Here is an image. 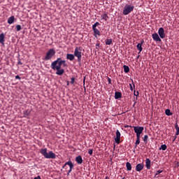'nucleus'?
I'll use <instances>...</instances> for the list:
<instances>
[{
  "instance_id": "f257e3e1",
  "label": "nucleus",
  "mask_w": 179,
  "mask_h": 179,
  "mask_svg": "<svg viewBox=\"0 0 179 179\" xmlns=\"http://www.w3.org/2000/svg\"><path fill=\"white\" fill-rule=\"evenodd\" d=\"M62 65H64V66H66V61L62 60L61 57H59L55 61L52 62L50 65V68L53 69V71H57L56 75L61 76V75H64V72H65V70L61 68Z\"/></svg>"
},
{
  "instance_id": "f03ea898",
  "label": "nucleus",
  "mask_w": 179,
  "mask_h": 179,
  "mask_svg": "<svg viewBox=\"0 0 179 179\" xmlns=\"http://www.w3.org/2000/svg\"><path fill=\"white\" fill-rule=\"evenodd\" d=\"M41 154L46 159H55L57 158V155L53 152L50 151L48 152L47 148L41 149Z\"/></svg>"
},
{
  "instance_id": "7ed1b4c3",
  "label": "nucleus",
  "mask_w": 179,
  "mask_h": 179,
  "mask_svg": "<svg viewBox=\"0 0 179 179\" xmlns=\"http://www.w3.org/2000/svg\"><path fill=\"white\" fill-rule=\"evenodd\" d=\"M74 57H78V62H82V48L76 47L74 50Z\"/></svg>"
},
{
  "instance_id": "20e7f679",
  "label": "nucleus",
  "mask_w": 179,
  "mask_h": 179,
  "mask_svg": "<svg viewBox=\"0 0 179 179\" xmlns=\"http://www.w3.org/2000/svg\"><path fill=\"white\" fill-rule=\"evenodd\" d=\"M134 9H135V6H131V5L124 6L123 9V15H129L131 12L134 11Z\"/></svg>"
},
{
  "instance_id": "39448f33",
  "label": "nucleus",
  "mask_w": 179,
  "mask_h": 179,
  "mask_svg": "<svg viewBox=\"0 0 179 179\" xmlns=\"http://www.w3.org/2000/svg\"><path fill=\"white\" fill-rule=\"evenodd\" d=\"M97 26H100V22H96L92 25V30L94 31V37H97V36H101V33L100 30L97 29Z\"/></svg>"
},
{
  "instance_id": "423d86ee",
  "label": "nucleus",
  "mask_w": 179,
  "mask_h": 179,
  "mask_svg": "<svg viewBox=\"0 0 179 179\" xmlns=\"http://www.w3.org/2000/svg\"><path fill=\"white\" fill-rule=\"evenodd\" d=\"M55 55V50L54 49H50L45 56L44 60L45 61H50Z\"/></svg>"
},
{
  "instance_id": "0eeeda50",
  "label": "nucleus",
  "mask_w": 179,
  "mask_h": 179,
  "mask_svg": "<svg viewBox=\"0 0 179 179\" xmlns=\"http://www.w3.org/2000/svg\"><path fill=\"white\" fill-rule=\"evenodd\" d=\"M66 165H69L70 167L69 171L67 172V175H69V173H71L73 168L74 167V164H73L71 160H69V162H66L65 164H64L63 168H65Z\"/></svg>"
},
{
  "instance_id": "6e6552de",
  "label": "nucleus",
  "mask_w": 179,
  "mask_h": 179,
  "mask_svg": "<svg viewBox=\"0 0 179 179\" xmlns=\"http://www.w3.org/2000/svg\"><path fill=\"white\" fill-rule=\"evenodd\" d=\"M136 134H141L144 131L143 127H132Z\"/></svg>"
},
{
  "instance_id": "1a4fd4ad",
  "label": "nucleus",
  "mask_w": 179,
  "mask_h": 179,
  "mask_svg": "<svg viewBox=\"0 0 179 179\" xmlns=\"http://www.w3.org/2000/svg\"><path fill=\"white\" fill-rule=\"evenodd\" d=\"M158 34L160 38H164L166 37V34H164V28L160 27L158 30Z\"/></svg>"
},
{
  "instance_id": "9d476101",
  "label": "nucleus",
  "mask_w": 179,
  "mask_h": 179,
  "mask_svg": "<svg viewBox=\"0 0 179 179\" xmlns=\"http://www.w3.org/2000/svg\"><path fill=\"white\" fill-rule=\"evenodd\" d=\"M152 37L154 41H159V43H162V38H160V36H159L157 33L152 34Z\"/></svg>"
},
{
  "instance_id": "9b49d317",
  "label": "nucleus",
  "mask_w": 179,
  "mask_h": 179,
  "mask_svg": "<svg viewBox=\"0 0 179 179\" xmlns=\"http://www.w3.org/2000/svg\"><path fill=\"white\" fill-rule=\"evenodd\" d=\"M144 169V164L143 163H139L137 165H136V171L141 172Z\"/></svg>"
},
{
  "instance_id": "f8f14e48",
  "label": "nucleus",
  "mask_w": 179,
  "mask_h": 179,
  "mask_svg": "<svg viewBox=\"0 0 179 179\" xmlns=\"http://www.w3.org/2000/svg\"><path fill=\"white\" fill-rule=\"evenodd\" d=\"M120 132L119 130L116 131V138H115V141L116 142V143H120Z\"/></svg>"
},
{
  "instance_id": "ddd939ff",
  "label": "nucleus",
  "mask_w": 179,
  "mask_h": 179,
  "mask_svg": "<svg viewBox=\"0 0 179 179\" xmlns=\"http://www.w3.org/2000/svg\"><path fill=\"white\" fill-rule=\"evenodd\" d=\"M145 167H146V169H148V170H150L151 160L149 159L148 158H146V159H145Z\"/></svg>"
},
{
  "instance_id": "4468645a",
  "label": "nucleus",
  "mask_w": 179,
  "mask_h": 179,
  "mask_svg": "<svg viewBox=\"0 0 179 179\" xmlns=\"http://www.w3.org/2000/svg\"><path fill=\"white\" fill-rule=\"evenodd\" d=\"M5 43V34L1 33L0 34V43L3 44Z\"/></svg>"
},
{
  "instance_id": "2eb2a0df",
  "label": "nucleus",
  "mask_w": 179,
  "mask_h": 179,
  "mask_svg": "<svg viewBox=\"0 0 179 179\" xmlns=\"http://www.w3.org/2000/svg\"><path fill=\"white\" fill-rule=\"evenodd\" d=\"M66 59H69V61H73V59H75V55L72 54H67Z\"/></svg>"
},
{
  "instance_id": "dca6fc26",
  "label": "nucleus",
  "mask_w": 179,
  "mask_h": 179,
  "mask_svg": "<svg viewBox=\"0 0 179 179\" xmlns=\"http://www.w3.org/2000/svg\"><path fill=\"white\" fill-rule=\"evenodd\" d=\"M76 162H77V164H82L83 163V158L82 156L79 155L78 157H76Z\"/></svg>"
},
{
  "instance_id": "f3484780",
  "label": "nucleus",
  "mask_w": 179,
  "mask_h": 179,
  "mask_svg": "<svg viewBox=\"0 0 179 179\" xmlns=\"http://www.w3.org/2000/svg\"><path fill=\"white\" fill-rule=\"evenodd\" d=\"M15 22V16H11L8 18V24H13Z\"/></svg>"
},
{
  "instance_id": "a211bd4d",
  "label": "nucleus",
  "mask_w": 179,
  "mask_h": 179,
  "mask_svg": "<svg viewBox=\"0 0 179 179\" xmlns=\"http://www.w3.org/2000/svg\"><path fill=\"white\" fill-rule=\"evenodd\" d=\"M122 98V94H121L120 92H115V99H119Z\"/></svg>"
},
{
  "instance_id": "6ab92c4d",
  "label": "nucleus",
  "mask_w": 179,
  "mask_h": 179,
  "mask_svg": "<svg viewBox=\"0 0 179 179\" xmlns=\"http://www.w3.org/2000/svg\"><path fill=\"white\" fill-rule=\"evenodd\" d=\"M31 110L30 109H27L26 110H24V117H28L29 115H30Z\"/></svg>"
},
{
  "instance_id": "aec40b11",
  "label": "nucleus",
  "mask_w": 179,
  "mask_h": 179,
  "mask_svg": "<svg viewBox=\"0 0 179 179\" xmlns=\"http://www.w3.org/2000/svg\"><path fill=\"white\" fill-rule=\"evenodd\" d=\"M137 50L139 51L138 54H141L142 52L143 48H142V44L138 43L136 45Z\"/></svg>"
},
{
  "instance_id": "412c9836",
  "label": "nucleus",
  "mask_w": 179,
  "mask_h": 179,
  "mask_svg": "<svg viewBox=\"0 0 179 179\" xmlns=\"http://www.w3.org/2000/svg\"><path fill=\"white\" fill-rule=\"evenodd\" d=\"M123 69H124V72L125 73H128V72H129V66H128L127 65L123 66Z\"/></svg>"
},
{
  "instance_id": "4be33fe9",
  "label": "nucleus",
  "mask_w": 179,
  "mask_h": 179,
  "mask_svg": "<svg viewBox=\"0 0 179 179\" xmlns=\"http://www.w3.org/2000/svg\"><path fill=\"white\" fill-rule=\"evenodd\" d=\"M126 169L127 171L131 170V164L130 162H126Z\"/></svg>"
},
{
  "instance_id": "5701e85b",
  "label": "nucleus",
  "mask_w": 179,
  "mask_h": 179,
  "mask_svg": "<svg viewBox=\"0 0 179 179\" xmlns=\"http://www.w3.org/2000/svg\"><path fill=\"white\" fill-rule=\"evenodd\" d=\"M111 44H113V39L110 38V39H106V45H111Z\"/></svg>"
},
{
  "instance_id": "b1692460",
  "label": "nucleus",
  "mask_w": 179,
  "mask_h": 179,
  "mask_svg": "<svg viewBox=\"0 0 179 179\" xmlns=\"http://www.w3.org/2000/svg\"><path fill=\"white\" fill-rule=\"evenodd\" d=\"M161 150L165 151L166 150H167V145H166V144L162 145L161 147L159 148V150Z\"/></svg>"
},
{
  "instance_id": "393cba45",
  "label": "nucleus",
  "mask_w": 179,
  "mask_h": 179,
  "mask_svg": "<svg viewBox=\"0 0 179 179\" xmlns=\"http://www.w3.org/2000/svg\"><path fill=\"white\" fill-rule=\"evenodd\" d=\"M101 17L103 20L107 21L108 20V15L107 14H103Z\"/></svg>"
},
{
  "instance_id": "a878e982",
  "label": "nucleus",
  "mask_w": 179,
  "mask_h": 179,
  "mask_svg": "<svg viewBox=\"0 0 179 179\" xmlns=\"http://www.w3.org/2000/svg\"><path fill=\"white\" fill-rule=\"evenodd\" d=\"M140 143H141V139H136V142H135L134 148H136L137 146H138L140 145Z\"/></svg>"
},
{
  "instance_id": "bb28decb",
  "label": "nucleus",
  "mask_w": 179,
  "mask_h": 179,
  "mask_svg": "<svg viewBox=\"0 0 179 179\" xmlns=\"http://www.w3.org/2000/svg\"><path fill=\"white\" fill-rule=\"evenodd\" d=\"M134 96H136V101H137L138 100V98H137V96H139V92L138 91V90H134Z\"/></svg>"
},
{
  "instance_id": "cd10ccee",
  "label": "nucleus",
  "mask_w": 179,
  "mask_h": 179,
  "mask_svg": "<svg viewBox=\"0 0 179 179\" xmlns=\"http://www.w3.org/2000/svg\"><path fill=\"white\" fill-rule=\"evenodd\" d=\"M165 113H166V115H172V113L171 112V110H169V109H166V110H165Z\"/></svg>"
},
{
  "instance_id": "c85d7f7f",
  "label": "nucleus",
  "mask_w": 179,
  "mask_h": 179,
  "mask_svg": "<svg viewBox=\"0 0 179 179\" xmlns=\"http://www.w3.org/2000/svg\"><path fill=\"white\" fill-rule=\"evenodd\" d=\"M175 128H176V136H178V135H179V127H178V124H176Z\"/></svg>"
},
{
  "instance_id": "c756f323",
  "label": "nucleus",
  "mask_w": 179,
  "mask_h": 179,
  "mask_svg": "<svg viewBox=\"0 0 179 179\" xmlns=\"http://www.w3.org/2000/svg\"><path fill=\"white\" fill-rule=\"evenodd\" d=\"M148 135H145V136H144V138H143V141H144V143H145V144L148 143Z\"/></svg>"
},
{
  "instance_id": "7c9ffc66",
  "label": "nucleus",
  "mask_w": 179,
  "mask_h": 179,
  "mask_svg": "<svg viewBox=\"0 0 179 179\" xmlns=\"http://www.w3.org/2000/svg\"><path fill=\"white\" fill-rule=\"evenodd\" d=\"M16 30L17 31H20V30H22V26L17 24L16 25Z\"/></svg>"
},
{
  "instance_id": "2f4dec72",
  "label": "nucleus",
  "mask_w": 179,
  "mask_h": 179,
  "mask_svg": "<svg viewBox=\"0 0 179 179\" xmlns=\"http://www.w3.org/2000/svg\"><path fill=\"white\" fill-rule=\"evenodd\" d=\"M162 172H163V171H161V170L157 171V173H155V178H158L157 176Z\"/></svg>"
},
{
  "instance_id": "473e14b6",
  "label": "nucleus",
  "mask_w": 179,
  "mask_h": 179,
  "mask_svg": "<svg viewBox=\"0 0 179 179\" xmlns=\"http://www.w3.org/2000/svg\"><path fill=\"white\" fill-rule=\"evenodd\" d=\"M106 79H107V80H108V84H109V85H111V84H112V83H111V78H110V77H108V76H106Z\"/></svg>"
},
{
  "instance_id": "72a5a7b5",
  "label": "nucleus",
  "mask_w": 179,
  "mask_h": 179,
  "mask_svg": "<svg viewBox=\"0 0 179 179\" xmlns=\"http://www.w3.org/2000/svg\"><path fill=\"white\" fill-rule=\"evenodd\" d=\"M70 83H71V85H73V83H75V78H71Z\"/></svg>"
},
{
  "instance_id": "f704fd0d",
  "label": "nucleus",
  "mask_w": 179,
  "mask_h": 179,
  "mask_svg": "<svg viewBox=\"0 0 179 179\" xmlns=\"http://www.w3.org/2000/svg\"><path fill=\"white\" fill-rule=\"evenodd\" d=\"M88 154H90V155H92V154H93V150H92V149L88 150Z\"/></svg>"
},
{
  "instance_id": "c9c22d12",
  "label": "nucleus",
  "mask_w": 179,
  "mask_h": 179,
  "mask_svg": "<svg viewBox=\"0 0 179 179\" xmlns=\"http://www.w3.org/2000/svg\"><path fill=\"white\" fill-rule=\"evenodd\" d=\"M141 134H136V137L137 138V139H141Z\"/></svg>"
},
{
  "instance_id": "e433bc0d",
  "label": "nucleus",
  "mask_w": 179,
  "mask_h": 179,
  "mask_svg": "<svg viewBox=\"0 0 179 179\" xmlns=\"http://www.w3.org/2000/svg\"><path fill=\"white\" fill-rule=\"evenodd\" d=\"M131 90H134V87L132 86V84H129Z\"/></svg>"
},
{
  "instance_id": "4c0bfd02",
  "label": "nucleus",
  "mask_w": 179,
  "mask_h": 179,
  "mask_svg": "<svg viewBox=\"0 0 179 179\" xmlns=\"http://www.w3.org/2000/svg\"><path fill=\"white\" fill-rule=\"evenodd\" d=\"M15 79H18L19 80H20V76H15Z\"/></svg>"
},
{
  "instance_id": "58836bf2",
  "label": "nucleus",
  "mask_w": 179,
  "mask_h": 179,
  "mask_svg": "<svg viewBox=\"0 0 179 179\" xmlns=\"http://www.w3.org/2000/svg\"><path fill=\"white\" fill-rule=\"evenodd\" d=\"M17 64H18V65H23V63H22V62H20V61H18Z\"/></svg>"
},
{
  "instance_id": "ea45409f",
  "label": "nucleus",
  "mask_w": 179,
  "mask_h": 179,
  "mask_svg": "<svg viewBox=\"0 0 179 179\" xmlns=\"http://www.w3.org/2000/svg\"><path fill=\"white\" fill-rule=\"evenodd\" d=\"M34 179H41V178L40 176H38L35 177Z\"/></svg>"
},
{
  "instance_id": "a19ab883",
  "label": "nucleus",
  "mask_w": 179,
  "mask_h": 179,
  "mask_svg": "<svg viewBox=\"0 0 179 179\" xmlns=\"http://www.w3.org/2000/svg\"><path fill=\"white\" fill-rule=\"evenodd\" d=\"M143 43H145V41H143V40H141V43H138V44H141V45L143 44Z\"/></svg>"
},
{
  "instance_id": "79ce46f5",
  "label": "nucleus",
  "mask_w": 179,
  "mask_h": 179,
  "mask_svg": "<svg viewBox=\"0 0 179 179\" xmlns=\"http://www.w3.org/2000/svg\"><path fill=\"white\" fill-rule=\"evenodd\" d=\"M176 167H179V162H176Z\"/></svg>"
},
{
  "instance_id": "37998d69",
  "label": "nucleus",
  "mask_w": 179,
  "mask_h": 179,
  "mask_svg": "<svg viewBox=\"0 0 179 179\" xmlns=\"http://www.w3.org/2000/svg\"><path fill=\"white\" fill-rule=\"evenodd\" d=\"M96 47H100V43H96Z\"/></svg>"
},
{
  "instance_id": "c03bdc74",
  "label": "nucleus",
  "mask_w": 179,
  "mask_h": 179,
  "mask_svg": "<svg viewBox=\"0 0 179 179\" xmlns=\"http://www.w3.org/2000/svg\"><path fill=\"white\" fill-rule=\"evenodd\" d=\"M177 139V136H176L175 138H173V142H174Z\"/></svg>"
},
{
  "instance_id": "a18cd8bd",
  "label": "nucleus",
  "mask_w": 179,
  "mask_h": 179,
  "mask_svg": "<svg viewBox=\"0 0 179 179\" xmlns=\"http://www.w3.org/2000/svg\"><path fill=\"white\" fill-rule=\"evenodd\" d=\"M105 179H109V177L108 176H106Z\"/></svg>"
},
{
  "instance_id": "49530a36",
  "label": "nucleus",
  "mask_w": 179,
  "mask_h": 179,
  "mask_svg": "<svg viewBox=\"0 0 179 179\" xmlns=\"http://www.w3.org/2000/svg\"><path fill=\"white\" fill-rule=\"evenodd\" d=\"M133 87H135V85H133Z\"/></svg>"
},
{
  "instance_id": "de8ad7c7",
  "label": "nucleus",
  "mask_w": 179,
  "mask_h": 179,
  "mask_svg": "<svg viewBox=\"0 0 179 179\" xmlns=\"http://www.w3.org/2000/svg\"><path fill=\"white\" fill-rule=\"evenodd\" d=\"M122 179H124V178H122Z\"/></svg>"
},
{
  "instance_id": "09e8293b",
  "label": "nucleus",
  "mask_w": 179,
  "mask_h": 179,
  "mask_svg": "<svg viewBox=\"0 0 179 179\" xmlns=\"http://www.w3.org/2000/svg\"><path fill=\"white\" fill-rule=\"evenodd\" d=\"M0 161H1V158H0Z\"/></svg>"
}]
</instances>
